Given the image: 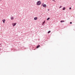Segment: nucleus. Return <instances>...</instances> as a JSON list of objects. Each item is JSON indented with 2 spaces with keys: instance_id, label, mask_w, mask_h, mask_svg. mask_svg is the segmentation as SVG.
Instances as JSON below:
<instances>
[{
  "instance_id": "obj_1",
  "label": "nucleus",
  "mask_w": 75,
  "mask_h": 75,
  "mask_svg": "<svg viewBox=\"0 0 75 75\" xmlns=\"http://www.w3.org/2000/svg\"><path fill=\"white\" fill-rule=\"evenodd\" d=\"M41 4V1H38L37 2V5L39 6V5H40V4Z\"/></svg>"
},
{
  "instance_id": "obj_2",
  "label": "nucleus",
  "mask_w": 75,
  "mask_h": 75,
  "mask_svg": "<svg viewBox=\"0 0 75 75\" xmlns=\"http://www.w3.org/2000/svg\"><path fill=\"white\" fill-rule=\"evenodd\" d=\"M17 24L16 23H12V25H13V26L14 27V26H15L16 25V24Z\"/></svg>"
},
{
  "instance_id": "obj_3",
  "label": "nucleus",
  "mask_w": 75,
  "mask_h": 75,
  "mask_svg": "<svg viewBox=\"0 0 75 75\" xmlns=\"http://www.w3.org/2000/svg\"><path fill=\"white\" fill-rule=\"evenodd\" d=\"M2 21H3V23H5V21H6V20L5 19L3 20Z\"/></svg>"
},
{
  "instance_id": "obj_4",
  "label": "nucleus",
  "mask_w": 75,
  "mask_h": 75,
  "mask_svg": "<svg viewBox=\"0 0 75 75\" xmlns=\"http://www.w3.org/2000/svg\"><path fill=\"white\" fill-rule=\"evenodd\" d=\"M11 20H13L14 19V17L12 16L11 18Z\"/></svg>"
},
{
  "instance_id": "obj_5",
  "label": "nucleus",
  "mask_w": 75,
  "mask_h": 75,
  "mask_svg": "<svg viewBox=\"0 0 75 75\" xmlns=\"http://www.w3.org/2000/svg\"><path fill=\"white\" fill-rule=\"evenodd\" d=\"M43 7H47V5L45 4H44L43 5Z\"/></svg>"
},
{
  "instance_id": "obj_6",
  "label": "nucleus",
  "mask_w": 75,
  "mask_h": 75,
  "mask_svg": "<svg viewBox=\"0 0 75 75\" xmlns=\"http://www.w3.org/2000/svg\"><path fill=\"white\" fill-rule=\"evenodd\" d=\"M40 47V45H38V46H37V48H39V47Z\"/></svg>"
},
{
  "instance_id": "obj_7",
  "label": "nucleus",
  "mask_w": 75,
  "mask_h": 75,
  "mask_svg": "<svg viewBox=\"0 0 75 75\" xmlns=\"http://www.w3.org/2000/svg\"><path fill=\"white\" fill-rule=\"evenodd\" d=\"M37 17H35L34 18V20H37V19H38Z\"/></svg>"
},
{
  "instance_id": "obj_8",
  "label": "nucleus",
  "mask_w": 75,
  "mask_h": 75,
  "mask_svg": "<svg viewBox=\"0 0 75 75\" xmlns=\"http://www.w3.org/2000/svg\"><path fill=\"white\" fill-rule=\"evenodd\" d=\"M65 7H64L62 9L63 10H65Z\"/></svg>"
},
{
  "instance_id": "obj_9",
  "label": "nucleus",
  "mask_w": 75,
  "mask_h": 75,
  "mask_svg": "<svg viewBox=\"0 0 75 75\" xmlns=\"http://www.w3.org/2000/svg\"><path fill=\"white\" fill-rule=\"evenodd\" d=\"M60 22H61V23H62V22H64V21H60Z\"/></svg>"
},
{
  "instance_id": "obj_10",
  "label": "nucleus",
  "mask_w": 75,
  "mask_h": 75,
  "mask_svg": "<svg viewBox=\"0 0 75 75\" xmlns=\"http://www.w3.org/2000/svg\"><path fill=\"white\" fill-rule=\"evenodd\" d=\"M51 33V31H49L48 32V33L49 34V33Z\"/></svg>"
},
{
  "instance_id": "obj_11",
  "label": "nucleus",
  "mask_w": 75,
  "mask_h": 75,
  "mask_svg": "<svg viewBox=\"0 0 75 75\" xmlns=\"http://www.w3.org/2000/svg\"><path fill=\"white\" fill-rule=\"evenodd\" d=\"M50 18H48L47 19V20H50Z\"/></svg>"
},
{
  "instance_id": "obj_12",
  "label": "nucleus",
  "mask_w": 75,
  "mask_h": 75,
  "mask_svg": "<svg viewBox=\"0 0 75 75\" xmlns=\"http://www.w3.org/2000/svg\"><path fill=\"white\" fill-rule=\"evenodd\" d=\"M61 7H62V6H60L59 7V8H61Z\"/></svg>"
},
{
  "instance_id": "obj_13",
  "label": "nucleus",
  "mask_w": 75,
  "mask_h": 75,
  "mask_svg": "<svg viewBox=\"0 0 75 75\" xmlns=\"http://www.w3.org/2000/svg\"><path fill=\"white\" fill-rule=\"evenodd\" d=\"M45 21L43 22V24H44V23H45Z\"/></svg>"
},
{
  "instance_id": "obj_14",
  "label": "nucleus",
  "mask_w": 75,
  "mask_h": 75,
  "mask_svg": "<svg viewBox=\"0 0 75 75\" xmlns=\"http://www.w3.org/2000/svg\"><path fill=\"white\" fill-rule=\"evenodd\" d=\"M69 8L70 10H71V8L70 7Z\"/></svg>"
},
{
  "instance_id": "obj_15",
  "label": "nucleus",
  "mask_w": 75,
  "mask_h": 75,
  "mask_svg": "<svg viewBox=\"0 0 75 75\" xmlns=\"http://www.w3.org/2000/svg\"><path fill=\"white\" fill-rule=\"evenodd\" d=\"M70 24H72V22H70Z\"/></svg>"
},
{
  "instance_id": "obj_16",
  "label": "nucleus",
  "mask_w": 75,
  "mask_h": 75,
  "mask_svg": "<svg viewBox=\"0 0 75 75\" xmlns=\"http://www.w3.org/2000/svg\"><path fill=\"white\" fill-rule=\"evenodd\" d=\"M52 0V1H54L55 2V0Z\"/></svg>"
},
{
  "instance_id": "obj_17",
  "label": "nucleus",
  "mask_w": 75,
  "mask_h": 75,
  "mask_svg": "<svg viewBox=\"0 0 75 75\" xmlns=\"http://www.w3.org/2000/svg\"><path fill=\"white\" fill-rule=\"evenodd\" d=\"M1 49H0V51H1Z\"/></svg>"
},
{
  "instance_id": "obj_18",
  "label": "nucleus",
  "mask_w": 75,
  "mask_h": 75,
  "mask_svg": "<svg viewBox=\"0 0 75 75\" xmlns=\"http://www.w3.org/2000/svg\"><path fill=\"white\" fill-rule=\"evenodd\" d=\"M1 0H0V1H1Z\"/></svg>"
}]
</instances>
